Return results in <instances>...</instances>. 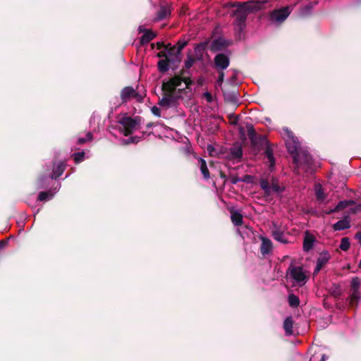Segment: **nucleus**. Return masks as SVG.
<instances>
[{
  "label": "nucleus",
  "instance_id": "nucleus-1",
  "mask_svg": "<svg viewBox=\"0 0 361 361\" xmlns=\"http://www.w3.org/2000/svg\"><path fill=\"white\" fill-rule=\"evenodd\" d=\"M281 134L285 140L288 152L293 154V162L297 168V173H300V169L307 171L312 164L311 156L306 152L300 149L298 138L287 128L282 129Z\"/></svg>",
  "mask_w": 361,
  "mask_h": 361
},
{
  "label": "nucleus",
  "instance_id": "nucleus-2",
  "mask_svg": "<svg viewBox=\"0 0 361 361\" xmlns=\"http://www.w3.org/2000/svg\"><path fill=\"white\" fill-rule=\"evenodd\" d=\"M192 83L188 78L175 76L168 81L162 83V90L164 97L159 101V104L162 106H169L176 99L182 97V92Z\"/></svg>",
  "mask_w": 361,
  "mask_h": 361
},
{
  "label": "nucleus",
  "instance_id": "nucleus-3",
  "mask_svg": "<svg viewBox=\"0 0 361 361\" xmlns=\"http://www.w3.org/2000/svg\"><path fill=\"white\" fill-rule=\"evenodd\" d=\"M267 1H251L243 3L238 10L235 20V29L241 32L245 27V23L249 13L264 9Z\"/></svg>",
  "mask_w": 361,
  "mask_h": 361
},
{
  "label": "nucleus",
  "instance_id": "nucleus-4",
  "mask_svg": "<svg viewBox=\"0 0 361 361\" xmlns=\"http://www.w3.org/2000/svg\"><path fill=\"white\" fill-rule=\"evenodd\" d=\"M259 185L267 196L272 193L279 195L284 190L283 186L280 185L278 179L274 176H262L259 179Z\"/></svg>",
  "mask_w": 361,
  "mask_h": 361
},
{
  "label": "nucleus",
  "instance_id": "nucleus-5",
  "mask_svg": "<svg viewBox=\"0 0 361 361\" xmlns=\"http://www.w3.org/2000/svg\"><path fill=\"white\" fill-rule=\"evenodd\" d=\"M287 274L293 280V283L299 286L304 285L307 280V276L301 267L290 265Z\"/></svg>",
  "mask_w": 361,
  "mask_h": 361
},
{
  "label": "nucleus",
  "instance_id": "nucleus-6",
  "mask_svg": "<svg viewBox=\"0 0 361 361\" xmlns=\"http://www.w3.org/2000/svg\"><path fill=\"white\" fill-rule=\"evenodd\" d=\"M119 123L121 126L120 130L126 135L132 134L135 130L138 128L137 121L130 116H124L119 120Z\"/></svg>",
  "mask_w": 361,
  "mask_h": 361
},
{
  "label": "nucleus",
  "instance_id": "nucleus-7",
  "mask_svg": "<svg viewBox=\"0 0 361 361\" xmlns=\"http://www.w3.org/2000/svg\"><path fill=\"white\" fill-rule=\"evenodd\" d=\"M121 98L123 103H126L133 99H135L137 102H142V97L132 87H124L121 92Z\"/></svg>",
  "mask_w": 361,
  "mask_h": 361
},
{
  "label": "nucleus",
  "instance_id": "nucleus-8",
  "mask_svg": "<svg viewBox=\"0 0 361 361\" xmlns=\"http://www.w3.org/2000/svg\"><path fill=\"white\" fill-rule=\"evenodd\" d=\"M330 259V254L327 251L320 253L317 260V264L314 270V274H317L319 271L328 263Z\"/></svg>",
  "mask_w": 361,
  "mask_h": 361
},
{
  "label": "nucleus",
  "instance_id": "nucleus-9",
  "mask_svg": "<svg viewBox=\"0 0 361 361\" xmlns=\"http://www.w3.org/2000/svg\"><path fill=\"white\" fill-rule=\"evenodd\" d=\"M214 63L218 69L223 71L228 66L229 59L224 54H219L214 58Z\"/></svg>",
  "mask_w": 361,
  "mask_h": 361
},
{
  "label": "nucleus",
  "instance_id": "nucleus-10",
  "mask_svg": "<svg viewBox=\"0 0 361 361\" xmlns=\"http://www.w3.org/2000/svg\"><path fill=\"white\" fill-rule=\"evenodd\" d=\"M271 232L272 236L276 240L284 244L288 242L284 233L276 224H273Z\"/></svg>",
  "mask_w": 361,
  "mask_h": 361
},
{
  "label": "nucleus",
  "instance_id": "nucleus-11",
  "mask_svg": "<svg viewBox=\"0 0 361 361\" xmlns=\"http://www.w3.org/2000/svg\"><path fill=\"white\" fill-rule=\"evenodd\" d=\"M315 242V238L310 234L309 233H305V235L303 241V250L305 252H309L313 248L314 243Z\"/></svg>",
  "mask_w": 361,
  "mask_h": 361
},
{
  "label": "nucleus",
  "instance_id": "nucleus-12",
  "mask_svg": "<svg viewBox=\"0 0 361 361\" xmlns=\"http://www.w3.org/2000/svg\"><path fill=\"white\" fill-rule=\"evenodd\" d=\"M261 240L260 251L262 255L264 256L271 251L272 243L269 238L264 237H261Z\"/></svg>",
  "mask_w": 361,
  "mask_h": 361
},
{
  "label": "nucleus",
  "instance_id": "nucleus-13",
  "mask_svg": "<svg viewBox=\"0 0 361 361\" xmlns=\"http://www.w3.org/2000/svg\"><path fill=\"white\" fill-rule=\"evenodd\" d=\"M265 157L267 159V162L269 164V169L271 171H274L275 169V159L273 155L272 150L268 147L266 149L264 152Z\"/></svg>",
  "mask_w": 361,
  "mask_h": 361
},
{
  "label": "nucleus",
  "instance_id": "nucleus-14",
  "mask_svg": "<svg viewBox=\"0 0 361 361\" xmlns=\"http://www.w3.org/2000/svg\"><path fill=\"white\" fill-rule=\"evenodd\" d=\"M66 164L63 162H59L56 166L54 169L53 173L51 175V178H56L62 175L65 170Z\"/></svg>",
  "mask_w": 361,
  "mask_h": 361
},
{
  "label": "nucleus",
  "instance_id": "nucleus-15",
  "mask_svg": "<svg viewBox=\"0 0 361 361\" xmlns=\"http://www.w3.org/2000/svg\"><path fill=\"white\" fill-rule=\"evenodd\" d=\"M231 219L233 224L235 226H240L243 224V216L237 211H231Z\"/></svg>",
  "mask_w": 361,
  "mask_h": 361
},
{
  "label": "nucleus",
  "instance_id": "nucleus-16",
  "mask_svg": "<svg viewBox=\"0 0 361 361\" xmlns=\"http://www.w3.org/2000/svg\"><path fill=\"white\" fill-rule=\"evenodd\" d=\"M317 4V2L315 3H310L307 5L302 7L298 13L299 16L300 17H306L309 16L311 13V11L312 8Z\"/></svg>",
  "mask_w": 361,
  "mask_h": 361
},
{
  "label": "nucleus",
  "instance_id": "nucleus-17",
  "mask_svg": "<svg viewBox=\"0 0 361 361\" xmlns=\"http://www.w3.org/2000/svg\"><path fill=\"white\" fill-rule=\"evenodd\" d=\"M349 227L350 222L347 219L340 220L334 225V228L335 231H341L345 228H348Z\"/></svg>",
  "mask_w": 361,
  "mask_h": 361
},
{
  "label": "nucleus",
  "instance_id": "nucleus-18",
  "mask_svg": "<svg viewBox=\"0 0 361 361\" xmlns=\"http://www.w3.org/2000/svg\"><path fill=\"white\" fill-rule=\"evenodd\" d=\"M199 164H200V171L203 175L204 178L209 179L210 176H209V169L207 168V163H206L205 160L200 158L199 159Z\"/></svg>",
  "mask_w": 361,
  "mask_h": 361
},
{
  "label": "nucleus",
  "instance_id": "nucleus-19",
  "mask_svg": "<svg viewBox=\"0 0 361 361\" xmlns=\"http://www.w3.org/2000/svg\"><path fill=\"white\" fill-rule=\"evenodd\" d=\"M171 11L170 9L165 6H161V8L157 12V20H160L164 18H166L170 16Z\"/></svg>",
  "mask_w": 361,
  "mask_h": 361
},
{
  "label": "nucleus",
  "instance_id": "nucleus-20",
  "mask_svg": "<svg viewBox=\"0 0 361 361\" xmlns=\"http://www.w3.org/2000/svg\"><path fill=\"white\" fill-rule=\"evenodd\" d=\"M293 322L291 317H287L283 322V329L287 335L293 334Z\"/></svg>",
  "mask_w": 361,
  "mask_h": 361
},
{
  "label": "nucleus",
  "instance_id": "nucleus-21",
  "mask_svg": "<svg viewBox=\"0 0 361 361\" xmlns=\"http://www.w3.org/2000/svg\"><path fill=\"white\" fill-rule=\"evenodd\" d=\"M314 189H315V195H316L317 199L319 201H324L326 198V196L324 193L322 185L320 184H317L315 185Z\"/></svg>",
  "mask_w": 361,
  "mask_h": 361
},
{
  "label": "nucleus",
  "instance_id": "nucleus-22",
  "mask_svg": "<svg viewBox=\"0 0 361 361\" xmlns=\"http://www.w3.org/2000/svg\"><path fill=\"white\" fill-rule=\"evenodd\" d=\"M360 298V293L359 290H352L351 295L350 296V303L351 305H354L357 304L358 300Z\"/></svg>",
  "mask_w": 361,
  "mask_h": 361
},
{
  "label": "nucleus",
  "instance_id": "nucleus-23",
  "mask_svg": "<svg viewBox=\"0 0 361 361\" xmlns=\"http://www.w3.org/2000/svg\"><path fill=\"white\" fill-rule=\"evenodd\" d=\"M155 37V35L150 30H146L143 36L142 37V42L147 43L152 40Z\"/></svg>",
  "mask_w": 361,
  "mask_h": 361
},
{
  "label": "nucleus",
  "instance_id": "nucleus-24",
  "mask_svg": "<svg viewBox=\"0 0 361 361\" xmlns=\"http://www.w3.org/2000/svg\"><path fill=\"white\" fill-rule=\"evenodd\" d=\"M231 155L235 159H240L243 155V151L240 147H234L231 149Z\"/></svg>",
  "mask_w": 361,
  "mask_h": 361
},
{
  "label": "nucleus",
  "instance_id": "nucleus-25",
  "mask_svg": "<svg viewBox=\"0 0 361 361\" xmlns=\"http://www.w3.org/2000/svg\"><path fill=\"white\" fill-rule=\"evenodd\" d=\"M54 196V193L51 191L49 192H41L39 194L38 200L40 201H44L47 200H50Z\"/></svg>",
  "mask_w": 361,
  "mask_h": 361
},
{
  "label": "nucleus",
  "instance_id": "nucleus-26",
  "mask_svg": "<svg viewBox=\"0 0 361 361\" xmlns=\"http://www.w3.org/2000/svg\"><path fill=\"white\" fill-rule=\"evenodd\" d=\"M288 302L291 307H295L299 305L300 300H299L298 297H297L296 295H295L293 294H291V295H288Z\"/></svg>",
  "mask_w": 361,
  "mask_h": 361
},
{
  "label": "nucleus",
  "instance_id": "nucleus-27",
  "mask_svg": "<svg viewBox=\"0 0 361 361\" xmlns=\"http://www.w3.org/2000/svg\"><path fill=\"white\" fill-rule=\"evenodd\" d=\"M361 284L360 280L357 277L353 278L351 281V289L352 290H358Z\"/></svg>",
  "mask_w": 361,
  "mask_h": 361
},
{
  "label": "nucleus",
  "instance_id": "nucleus-28",
  "mask_svg": "<svg viewBox=\"0 0 361 361\" xmlns=\"http://www.w3.org/2000/svg\"><path fill=\"white\" fill-rule=\"evenodd\" d=\"M350 247V241L348 238H343L341 239V242L340 244V248L343 250L346 251Z\"/></svg>",
  "mask_w": 361,
  "mask_h": 361
},
{
  "label": "nucleus",
  "instance_id": "nucleus-29",
  "mask_svg": "<svg viewBox=\"0 0 361 361\" xmlns=\"http://www.w3.org/2000/svg\"><path fill=\"white\" fill-rule=\"evenodd\" d=\"M158 67L160 71L165 72L169 69V63L165 60H161L158 63Z\"/></svg>",
  "mask_w": 361,
  "mask_h": 361
},
{
  "label": "nucleus",
  "instance_id": "nucleus-30",
  "mask_svg": "<svg viewBox=\"0 0 361 361\" xmlns=\"http://www.w3.org/2000/svg\"><path fill=\"white\" fill-rule=\"evenodd\" d=\"M92 139V135L90 132L87 133L85 137H78V144H83L85 143L87 141H90Z\"/></svg>",
  "mask_w": 361,
  "mask_h": 361
},
{
  "label": "nucleus",
  "instance_id": "nucleus-31",
  "mask_svg": "<svg viewBox=\"0 0 361 361\" xmlns=\"http://www.w3.org/2000/svg\"><path fill=\"white\" fill-rule=\"evenodd\" d=\"M73 157H74V160H75V163H79L83 160L84 157H85V153L83 152L75 153L73 154Z\"/></svg>",
  "mask_w": 361,
  "mask_h": 361
},
{
  "label": "nucleus",
  "instance_id": "nucleus-32",
  "mask_svg": "<svg viewBox=\"0 0 361 361\" xmlns=\"http://www.w3.org/2000/svg\"><path fill=\"white\" fill-rule=\"evenodd\" d=\"M195 63V59L192 56H188L185 61V67L186 69H190Z\"/></svg>",
  "mask_w": 361,
  "mask_h": 361
},
{
  "label": "nucleus",
  "instance_id": "nucleus-33",
  "mask_svg": "<svg viewBox=\"0 0 361 361\" xmlns=\"http://www.w3.org/2000/svg\"><path fill=\"white\" fill-rule=\"evenodd\" d=\"M348 205V202L345 201H341L340 202L336 208L332 210V212H338L341 210L342 209L345 208Z\"/></svg>",
  "mask_w": 361,
  "mask_h": 361
},
{
  "label": "nucleus",
  "instance_id": "nucleus-34",
  "mask_svg": "<svg viewBox=\"0 0 361 361\" xmlns=\"http://www.w3.org/2000/svg\"><path fill=\"white\" fill-rule=\"evenodd\" d=\"M151 111H152V113L157 116H161V111H160V109L158 108L157 106H153L152 109H151Z\"/></svg>",
  "mask_w": 361,
  "mask_h": 361
},
{
  "label": "nucleus",
  "instance_id": "nucleus-35",
  "mask_svg": "<svg viewBox=\"0 0 361 361\" xmlns=\"http://www.w3.org/2000/svg\"><path fill=\"white\" fill-rule=\"evenodd\" d=\"M187 44V42L186 41H184V42H179L178 43V52H180L186 46Z\"/></svg>",
  "mask_w": 361,
  "mask_h": 361
},
{
  "label": "nucleus",
  "instance_id": "nucleus-36",
  "mask_svg": "<svg viewBox=\"0 0 361 361\" xmlns=\"http://www.w3.org/2000/svg\"><path fill=\"white\" fill-rule=\"evenodd\" d=\"M224 74L222 71H219V78H218V83L221 84L224 81Z\"/></svg>",
  "mask_w": 361,
  "mask_h": 361
},
{
  "label": "nucleus",
  "instance_id": "nucleus-37",
  "mask_svg": "<svg viewBox=\"0 0 361 361\" xmlns=\"http://www.w3.org/2000/svg\"><path fill=\"white\" fill-rule=\"evenodd\" d=\"M204 98L207 100V102H211L212 101V95L211 93L207 92L204 94Z\"/></svg>",
  "mask_w": 361,
  "mask_h": 361
},
{
  "label": "nucleus",
  "instance_id": "nucleus-38",
  "mask_svg": "<svg viewBox=\"0 0 361 361\" xmlns=\"http://www.w3.org/2000/svg\"><path fill=\"white\" fill-rule=\"evenodd\" d=\"M139 139L137 137H130L128 139V142H126L127 144L132 143V142H137Z\"/></svg>",
  "mask_w": 361,
  "mask_h": 361
},
{
  "label": "nucleus",
  "instance_id": "nucleus-39",
  "mask_svg": "<svg viewBox=\"0 0 361 361\" xmlns=\"http://www.w3.org/2000/svg\"><path fill=\"white\" fill-rule=\"evenodd\" d=\"M218 43H219V40H215L212 42V46L213 49H216L219 48L217 46Z\"/></svg>",
  "mask_w": 361,
  "mask_h": 361
},
{
  "label": "nucleus",
  "instance_id": "nucleus-40",
  "mask_svg": "<svg viewBox=\"0 0 361 361\" xmlns=\"http://www.w3.org/2000/svg\"><path fill=\"white\" fill-rule=\"evenodd\" d=\"M355 238L359 240V243H360V246H361V232H359V233H356Z\"/></svg>",
  "mask_w": 361,
  "mask_h": 361
},
{
  "label": "nucleus",
  "instance_id": "nucleus-41",
  "mask_svg": "<svg viewBox=\"0 0 361 361\" xmlns=\"http://www.w3.org/2000/svg\"><path fill=\"white\" fill-rule=\"evenodd\" d=\"M326 359H327V357L325 355H323L321 358V361H326Z\"/></svg>",
  "mask_w": 361,
  "mask_h": 361
},
{
  "label": "nucleus",
  "instance_id": "nucleus-42",
  "mask_svg": "<svg viewBox=\"0 0 361 361\" xmlns=\"http://www.w3.org/2000/svg\"><path fill=\"white\" fill-rule=\"evenodd\" d=\"M6 243L4 241H0V247H3L5 245Z\"/></svg>",
  "mask_w": 361,
  "mask_h": 361
},
{
  "label": "nucleus",
  "instance_id": "nucleus-43",
  "mask_svg": "<svg viewBox=\"0 0 361 361\" xmlns=\"http://www.w3.org/2000/svg\"><path fill=\"white\" fill-rule=\"evenodd\" d=\"M212 148H213V147H212V146L209 145V146H208L207 149H208L209 151H210V150H211V149H212Z\"/></svg>",
  "mask_w": 361,
  "mask_h": 361
},
{
  "label": "nucleus",
  "instance_id": "nucleus-44",
  "mask_svg": "<svg viewBox=\"0 0 361 361\" xmlns=\"http://www.w3.org/2000/svg\"><path fill=\"white\" fill-rule=\"evenodd\" d=\"M39 181L40 184H42L43 178H41L39 180Z\"/></svg>",
  "mask_w": 361,
  "mask_h": 361
},
{
  "label": "nucleus",
  "instance_id": "nucleus-45",
  "mask_svg": "<svg viewBox=\"0 0 361 361\" xmlns=\"http://www.w3.org/2000/svg\"><path fill=\"white\" fill-rule=\"evenodd\" d=\"M358 267L361 269V260L359 262Z\"/></svg>",
  "mask_w": 361,
  "mask_h": 361
},
{
  "label": "nucleus",
  "instance_id": "nucleus-46",
  "mask_svg": "<svg viewBox=\"0 0 361 361\" xmlns=\"http://www.w3.org/2000/svg\"><path fill=\"white\" fill-rule=\"evenodd\" d=\"M360 207H361V204H360Z\"/></svg>",
  "mask_w": 361,
  "mask_h": 361
}]
</instances>
